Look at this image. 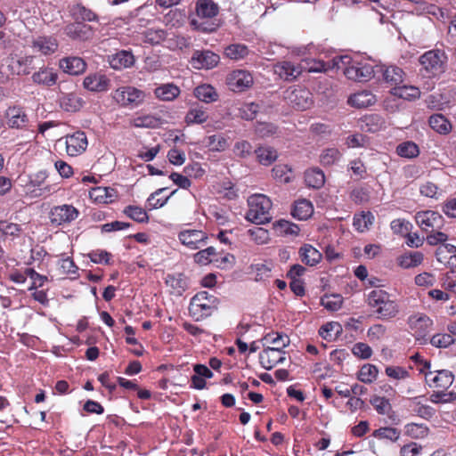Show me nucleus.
<instances>
[{"label": "nucleus", "instance_id": "1", "mask_svg": "<svg viewBox=\"0 0 456 456\" xmlns=\"http://www.w3.org/2000/svg\"><path fill=\"white\" fill-rule=\"evenodd\" d=\"M196 16L190 20L191 27L197 31L212 33L217 30L220 23L216 19L218 5L213 0H199L196 3Z\"/></svg>", "mask_w": 456, "mask_h": 456}, {"label": "nucleus", "instance_id": "2", "mask_svg": "<svg viewBox=\"0 0 456 456\" xmlns=\"http://www.w3.org/2000/svg\"><path fill=\"white\" fill-rule=\"evenodd\" d=\"M333 66H336V69H341L350 80L362 83L370 78V67L367 60L363 62L361 55H337L333 57Z\"/></svg>", "mask_w": 456, "mask_h": 456}, {"label": "nucleus", "instance_id": "3", "mask_svg": "<svg viewBox=\"0 0 456 456\" xmlns=\"http://www.w3.org/2000/svg\"><path fill=\"white\" fill-rule=\"evenodd\" d=\"M219 298L206 290L196 293L189 305V314L196 322H200L211 316L219 305Z\"/></svg>", "mask_w": 456, "mask_h": 456}, {"label": "nucleus", "instance_id": "4", "mask_svg": "<svg viewBox=\"0 0 456 456\" xmlns=\"http://www.w3.org/2000/svg\"><path fill=\"white\" fill-rule=\"evenodd\" d=\"M398 313V303L392 295L380 289H372V318L387 321Z\"/></svg>", "mask_w": 456, "mask_h": 456}, {"label": "nucleus", "instance_id": "5", "mask_svg": "<svg viewBox=\"0 0 456 456\" xmlns=\"http://www.w3.org/2000/svg\"><path fill=\"white\" fill-rule=\"evenodd\" d=\"M271 200L264 194H254L248 199V210L246 219L256 224H267L272 220Z\"/></svg>", "mask_w": 456, "mask_h": 456}, {"label": "nucleus", "instance_id": "6", "mask_svg": "<svg viewBox=\"0 0 456 456\" xmlns=\"http://www.w3.org/2000/svg\"><path fill=\"white\" fill-rule=\"evenodd\" d=\"M421 71L428 77L443 74L447 66V55L441 50H430L419 57Z\"/></svg>", "mask_w": 456, "mask_h": 456}, {"label": "nucleus", "instance_id": "7", "mask_svg": "<svg viewBox=\"0 0 456 456\" xmlns=\"http://www.w3.org/2000/svg\"><path fill=\"white\" fill-rule=\"evenodd\" d=\"M419 372L423 374L426 384L434 389L446 390L453 383L454 375L448 370H431L430 362H423V366L419 368Z\"/></svg>", "mask_w": 456, "mask_h": 456}, {"label": "nucleus", "instance_id": "8", "mask_svg": "<svg viewBox=\"0 0 456 456\" xmlns=\"http://www.w3.org/2000/svg\"><path fill=\"white\" fill-rule=\"evenodd\" d=\"M408 327L411 333L420 344L428 342V336L432 330L433 321L425 314L416 313L408 317Z\"/></svg>", "mask_w": 456, "mask_h": 456}, {"label": "nucleus", "instance_id": "9", "mask_svg": "<svg viewBox=\"0 0 456 456\" xmlns=\"http://www.w3.org/2000/svg\"><path fill=\"white\" fill-rule=\"evenodd\" d=\"M80 216L79 210L72 204L53 206L49 211V220L53 226H68Z\"/></svg>", "mask_w": 456, "mask_h": 456}, {"label": "nucleus", "instance_id": "10", "mask_svg": "<svg viewBox=\"0 0 456 456\" xmlns=\"http://www.w3.org/2000/svg\"><path fill=\"white\" fill-rule=\"evenodd\" d=\"M404 72L396 66H386L384 64H375L372 66V78L378 82L384 81L390 86H397L403 83Z\"/></svg>", "mask_w": 456, "mask_h": 456}, {"label": "nucleus", "instance_id": "11", "mask_svg": "<svg viewBox=\"0 0 456 456\" xmlns=\"http://www.w3.org/2000/svg\"><path fill=\"white\" fill-rule=\"evenodd\" d=\"M285 99L297 110H305L314 104L312 93L301 86L289 89L285 92Z\"/></svg>", "mask_w": 456, "mask_h": 456}, {"label": "nucleus", "instance_id": "12", "mask_svg": "<svg viewBox=\"0 0 456 456\" xmlns=\"http://www.w3.org/2000/svg\"><path fill=\"white\" fill-rule=\"evenodd\" d=\"M112 97L121 106H137L143 102L145 94L134 86H122L113 92Z\"/></svg>", "mask_w": 456, "mask_h": 456}, {"label": "nucleus", "instance_id": "13", "mask_svg": "<svg viewBox=\"0 0 456 456\" xmlns=\"http://www.w3.org/2000/svg\"><path fill=\"white\" fill-rule=\"evenodd\" d=\"M254 77L251 72L246 69H234L226 77V85L235 93H242L252 87Z\"/></svg>", "mask_w": 456, "mask_h": 456}, {"label": "nucleus", "instance_id": "14", "mask_svg": "<svg viewBox=\"0 0 456 456\" xmlns=\"http://www.w3.org/2000/svg\"><path fill=\"white\" fill-rule=\"evenodd\" d=\"M415 222L419 228L426 232L440 230L444 224L442 215L434 210L417 212L415 215Z\"/></svg>", "mask_w": 456, "mask_h": 456}, {"label": "nucleus", "instance_id": "15", "mask_svg": "<svg viewBox=\"0 0 456 456\" xmlns=\"http://www.w3.org/2000/svg\"><path fill=\"white\" fill-rule=\"evenodd\" d=\"M219 62L220 56L210 50H195L190 60L191 65L197 69H211Z\"/></svg>", "mask_w": 456, "mask_h": 456}, {"label": "nucleus", "instance_id": "16", "mask_svg": "<svg viewBox=\"0 0 456 456\" xmlns=\"http://www.w3.org/2000/svg\"><path fill=\"white\" fill-rule=\"evenodd\" d=\"M178 239L188 248L199 249L206 244L208 235L201 230L188 229L181 231L178 233Z\"/></svg>", "mask_w": 456, "mask_h": 456}, {"label": "nucleus", "instance_id": "17", "mask_svg": "<svg viewBox=\"0 0 456 456\" xmlns=\"http://www.w3.org/2000/svg\"><path fill=\"white\" fill-rule=\"evenodd\" d=\"M66 152L69 156L76 157L82 154L87 147L88 142L86 134L77 131L65 137Z\"/></svg>", "mask_w": 456, "mask_h": 456}, {"label": "nucleus", "instance_id": "18", "mask_svg": "<svg viewBox=\"0 0 456 456\" xmlns=\"http://www.w3.org/2000/svg\"><path fill=\"white\" fill-rule=\"evenodd\" d=\"M84 87L94 93L106 92L110 89V80L101 72L88 74L83 81Z\"/></svg>", "mask_w": 456, "mask_h": 456}, {"label": "nucleus", "instance_id": "19", "mask_svg": "<svg viewBox=\"0 0 456 456\" xmlns=\"http://www.w3.org/2000/svg\"><path fill=\"white\" fill-rule=\"evenodd\" d=\"M273 70L281 79L293 81L302 74V68L299 63L289 61H279L273 66Z\"/></svg>", "mask_w": 456, "mask_h": 456}, {"label": "nucleus", "instance_id": "20", "mask_svg": "<svg viewBox=\"0 0 456 456\" xmlns=\"http://www.w3.org/2000/svg\"><path fill=\"white\" fill-rule=\"evenodd\" d=\"M60 69L71 76L83 74L87 67L86 61L77 56H68L59 61Z\"/></svg>", "mask_w": 456, "mask_h": 456}, {"label": "nucleus", "instance_id": "21", "mask_svg": "<svg viewBox=\"0 0 456 456\" xmlns=\"http://www.w3.org/2000/svg\"><path fill=\"white\" fill-rule=\"evenodd\" d=\"M286 360V352L272 348H264L259 354V362L265 370H272Z\"/></svg>", "mask_w": 456, "mask_h": 456}, {"label": "nucleus", "instance_id": "22", "mask_svg": "<svg viewBox=\"0 0 456 456\" xmlns=\"http://www.w3.org/2000/svg\"><path fill=\"white\" fill-rule=\"evenodd\" d=\"M89 198L98 204H110L118 198V191L111 187H95L89 191Z\"/></svg>", "mask_w": 456, "mask_h": 456}, {"label": "nucleus", "instance_id": "23", "mask_svg": "<svg viewBox=\"0 0 456 456\" xmlns=\"http://www.w3.org/2000/svg\"><path fill=\"white\" fill-rule=\"evenodd\" d=\"M263 346L265 348H273L275 350L284 351V348L289 345V338L283 333L271 331L266 333L263 338Z\"/></svg>", "mask_w": 456, "mask_h": 456}, {"label": "nucleus", "instance_id": "24", "mask_svg": "<svg viewBox=\"0 0 456 456\" xmlns=\"http://www.w3.org/2000/svg\"><path fill=\"white\" fill-rule=\"evenodd\" d=\"M135 59L132 52L121 50L109 56V64L114 69L130 68L134 64Z\"/></svg>", "mask_w": 456, "mask_h": 456}, {"label": "nucleus", "instance_id": "25", "mask_svg": "<svg viewBox=\"0 0 456 456\" xmlns=\"http://www.w3.org/2000/svg\"><path fill=\"white\" fill-rule=\"evenodd\" d=\"M64 33L71 39L86 40L93 34L92 28L81 21H75L65 26Z\"/></svg>", "mask_w": 456, "mask_h": 456}, {"label": "nucleus", "instance_id": "26", "mask_svg": "<svg viewBox=\"0 0 456 456\" xmlns=\"http://www.w3.org/2000/svg\"><path fill=\"white\" fill-rule=\"evenodd\" d=\"M274 265L270 260L255 263L250 265V273L255 275L256 281H266L273 277Z\"/></svg>", "mask_w": 456, "mask_h": 456}, {"label": "nucleus", "instance_id": "27", "mask_svg": "<svg viewBox=\"0 0 456 456\" xmlns=\"http://www.w3.org/2000/svg\"><path fill=\"white\" fill-rule=\"evenodd\" d=\"M31 79L37 85L50 87L56 84L58 75L51 68L41 67L37 71L33 73Z\"/></svg>", "mask_w": 456, "mask_h": 456}, {"label": "nucleus", "instance_id": "28", "mask_svg": "<svg viewBox=\"0 0 456 456\" xmlns=\"http://www.w3.org/2000/svg\"><path fill=\"white\" fill-rule=\"evenodd\" d=\"M424 261V255L419 251H406L401 254L397 259V265L403 269H411L419 266Z\"/></svg>", "mask_w": 456, "mask_h": 456}, {"label": "nucleus", "instance_id": "29", "mask_svg": "<svg viewBox=\"0 0 456 456\" xmlns=\"http://www.w3.org/2000/svg\"><path fill=\"white\" fill-rule=\"evenodd\" d=\"M58 41L53 37H38L32 42V47L44 55H50L58 50Z\"/></svg>", "mask_w": 456, "mask_h": 456}, {"label": "nucleus", "instance_id": "30", "mask_svg": "<svg viewBox=\"0 0 456 456\" xmlns=\"http://www.w3.org/2000/svg\"><path fill=\"white\" fill-rule=\"evenodd\" d=\"M181 94L179 86L174 83L162 84L154 89V95L163 102H172Z\"/></svg>", "mask_w": 456, "mask_h": 456}, {"label": "nucleus", "instance_id": "31", "mask_svg": "<svg viewBox=\"0 0 456 456\" xmlns=\"http://www.w3.org/2000/svg\"><path fill=\"white\" fill-rule=\"evenodd\" d=\"M437 260L450 267H456V247L452 244H443L436 252Z\"/></svg>", "mask_w": 456, "mask_h": 456}, {"label": "nucleus", "instance_id": "32", "mask_svg": "<svg viewBox=\"0 0 456 456\" xmlns=\"http://www.w3.org/2000/svg\"><path fill=\"white\" fill-rule=\"evenodd\" d=\"M298 254L301 261L308 266L316 265L322 258V253L311 244L301 246Z\"/></svg>", "mask_w": 456, "mask_h": 456}, {"label": "nucleus", "instance_id": "33", "mask_svg": "<svg viewBox=\"0 0 456 456\" xmlns=\"http://www.w3.org/2000/svg\"><path fill=\"white\" fill-rule=\"evenodd\" d=\"M7 123L12 128H24L26 127L28 118L23 109L20 107H11L7 110Z\"/></svg>", "mask_w": 456, "mask_h": 456}, {"label": "nucleus", "instance_id": "34", "mask_svg": "<svg viewBox=\"0 0 456 456\" xmlns=\"http://www.w3.org/2000/svg\"><path fill=\"white\" fill-rule=\"evenodd\" d=\"M299 65L302 68V72L308 73L326 72L329 69H336V66H333V59L327 62L316 59H305Z\"/></svg>", "mask_w": 456, "mask_h": 456}, {"label": "nucleus", "instance_id": "35", "mask_svg": "<svg viewBox=\"0 0 456 456\" xmlns=\"http://www.w3.org/2000/svg\"><path fill=\"white\" fill-rule=\"evenodd\" d=\"M305 185L313 189H321L325 183V175L319 167H311L304 174Z\"/></svg>", "mask_w": 456, "mask_h": 456}, {"label": "nucleus", "instance_id": "36", "mask_svg": "<svg viewBox=\"0 0 456 456\" xmlns=\"http://www.w3.org/2000/svg\"><path fill=\"white\" fill-rule=\"evenodd\" d=\"M249 53L248 47L240 43L231 44L224 49V55L234 61L244 60L248 56Z\"/></svg>", "mask_w": 456, "mask_h": 456}, {"label": "nucleus", "instance_id": "37", "mask_svg": "<svg viewBox=\"0 0 456 456\" xmlns=\"http://www.w3.org/2000/svg\"><path fill=\"white\" fill-rule=\"evenodd\" d=\"M48 177V174L45 170L38 171L32 175H30L29 183L34 187H38V190L40 191L39 193H37V196L41 197H46L50 195L53 188L52 185H45L42 188V186L45 184L46 179Z\"/></svg>", "mask_w": 456, "mask_h": 456}, {"label": "nucleus", "instance_id": "38", "mask_svg": "<svg viewBox=\"0 0 456 456\" xmlns=\"http://www.w3.org/2000/svg\"><path fill=\"white\" fill-rule=\"evenodd\" d=\"M193 94L198 100L206 103L215 102L218 100L216 88L208 84H202L195 87Z\"/></svg>", "mask_w": 456, "mask_h": 456}, {"label": "nucleus", "instance_id": "39", "mask_svg": "<svg viewBox=\"0 0 456 456\" xmlns=\"http://www.w3.org/2000/svg\"><path fill=\"white\" fill-rule=\"evenodd\" d=\"M84 104V101L75 93L65 94L60 98V106L68 112L78 111Z\"/></svg>", "mask_w": 456, "mask_h": 456}, {"label": "nucleus", "instance_id": "40", "mask_svg": "<svg viewBox=\"0 0 456 456\" xmlns=\"http://www.w3.org/2000/svg\"><path fill=\"white\" fill-rule=\"evenodd\" d=\"M314 207L310 200L303 199L295 202L291 211L293 217L298 220H306L313 215Z\"/></svg>", "mask_w": 456, "mask_h": 456}, {"label": "nucleus", "instance_id": "41", "mask_svg": "<svg viewBox=\"0 0 456 456\" xmlns=\"http://www.w3.org/2000/svg\"><path fill=\"white\" fill-rule=\"evenodd\" d=\"M343 332L342 325L338 322H330L322 325L319 330V335L330 342L340 337Z\"/></svg>", "mask_w": 456, "mask_h": 456}, {"label": "nucleus", "instance_id": "42", "mask_svg": "<svg viewBox=\"0 0 456 456\" xmlns=\"http://www.w3.org/2000/svg\"><path fill=\"white\" fill-rule=\"evenodd\" d=\"M34 56H23L17 59L14 65L12 66V73L18 76H26L32 72L35 69Z\"/></svg>", "mask_w": 456, "mask_h": 456}, {"label": "nucleus", "instance_id": "43", "mask_svg": "<svg viewBox=\"0 0 456 456\" xmlns=\"http://www.w3.org/2000/svg\"><path fill=\"white\" fill-rule=\"evenodd\" d=\"M392 95L407 100V101H414L419 99L420 96V91L418 87L413 86H394L391 89Z\"/></svg>", "mask_w": 456, "mask_h": 456}, {"label": "nucleus", "instance_id": "44", "mask_svg": "<svg viewBox=\"0 0 456 456\" xmlns=\"http://www.w3.org/2000/svg\"><path fill=\"white\" fill-rule=\"evenodd\" d=\"M208 119V114L202 106L191 107L184 117V121L188 126L200 125Z\"/></svg>", "mask_w": 456, "mask_h": 456}, {"label": "nucleus", "instance_id": "45", "mask_svg": "<svg viewBox=\"0 0 456 456\" xmlns=\"http://www.w3.org/2000/svg\"><path fill=\"white\" fill-rule=\"evenodd\" d=\"M408 407L412 412L424 419H429L435 414V410L429 405L423 404L420 397L410 399Z\"/></svg>", "mask_w": 456, "mask_h": 456}, {"label": "nucleus", "instance_id": "46", "mask_svg": "<svg viewBox=\"0 0 456 456\" xmlns=\"http://www.w3.org/2000/svg\"><path fill=\"white\" fill-rule=\"evenodd\" d=\"M273 176L280 183H288L294 178L292 168L286 164H277L272 169Z\"/></svg>", "mask_w": 456, "mask_h": 456}, {"label": "nucleus", "instance_id": "47", "mask_svg": "<svg viewBox=\"0 0 456 456\" xmlns=\"http://www.w3.org/2000/svg\"><path fill=\"white\" fill-rule=\"evenodd\" d=\"M72 17L76 20L84 21H98V15L89 8L81 4H76L72 9Z\"/></svg>", "mask_w": 456, "mask_h": 456}, {"label": "nucleus", "instance_id": "48", "mask_svg": "<svg viewBox=\"0 0 456 456\" xmlns=\"http://www.w3.org/2000/svg\"><path fill=\"white\" fill-rule=\"evenodd\" d=\"M255 153L257 161L264 166H270L278 158L277 151L273 147L269 146L258 147L255 151Z\"/></svg>", "mask_w": 456, "mask_h": 456}, {"label": "nucleus", "instance_id": "49", "mask_svg": "<svg viewBox=\"0 0 456 456\" xmlns=\"http://www.w3.org/2000/svg\"><path fill=\"white\" fill-rule=\"evenodd\" d=\"M205 144L212 151H224L229 146L227 139L222 134H216L206 137Z\"/></svg>", "mask_w": 456, "mask_h": 456}, {"label": "nucleus", "instance_id": "50", "mask_svg": "<svg viewBox=\"0 0 456 456\" xmlns=\"http://www.w3.org/2000/svg\"><path fill=\"white\" fill-rule=\"evenodd\" d=\"M123 213L132 220L139 224H147L149 222V216L145 209L141 207L129 205L126 206Z\"/></svg>", "mask_w": 456, "mask_h": 456}, {"label": "nucleus", "instance_id": "51", "mask_svg": "<svg viewBox=\"0 0 456 456\" xmlns=\"http://www.w3.org/2000/svg\"><path fill=\"white\" fill-rule=\"evenodd\" d=\"M429 126L439 134H446L452 130L451 123L440 114L432 115L429 118Z\"/></svg>", "mask_w": 456, "mask_h": 456}, {"label": "nucleus", "instance_id": "52", "mask_svg": "<svg viewBox=\"0 0 456 456\" xmlns=\"http://www.w3.org/2000/svg\"><path fill=\"white\" fill-rule=\"evenodd\" d=\"M167 37V31L162 28H149L143 33V42L151 45L161 44Z\"/></svg>", "mask_w": 456, "mask_h": 456}, {"label": "nucleus", "instance_id": "53", "mask_svg": "<svg viewBox=\"0 0 456 456\" xmlns=\"http://www.w3.org/2000/svg\"><path fill=\"white\" fill-rule=\"evenodd\" d=\"M194 260L200 265H208L212 262H218V254L214 247H208L200 250L194 255Z\"/></svg>", "mask_w": 456, "mask_h": 456}, {"label": "nucleus", "instance_id": "54", "mask_svg": "<svg viewBox=\"0 0 456 456\" xmlns=\"http://www.w3.org/2000/svg\"><path fill=\"white\" fill-rule=\"evenodd\" d=\"M1 235L12 239L19 238L23 232L20 224L11 223L7 220H0Z\"/></svg>", "mask_w": 456, "mask_h": 456}, {"label": "nucleus", "instance_id": "55", "mask_svg": "<svg viewBox=\"0 0 456 456\" xmlns=\"http://www.w3.org/2000/svg\"><path fill=\"white\" fill-rule=\"evenodd\" d=\"M341 157L340 151L336 148H328L322 151L319 157V162L323 167L334 165Z\"/></svg>", "mask_w": 456, "mask_h": 456}, {"label": "nucleus", "instance_id": "56", "mask_svg": "<svg viewBox=\"0 0 456 456\" xmlns=\"http://www.w3.org/2000/svg\"><path fill=\"white\" fill-rule=\"evenodd\" d=\"M348 103L358 109L368 108L370 105V94L368 91L355 93L349 97Z\"/></svg>", "mask_w": 456, "mask_h": 456}, {"label": "nucleus", "instance_id": "57", "mask_svg": "<svg viewBox=\"0 0 456 456\" xmlns=\"http://www.w3.org/2000/svg\"><path fill=\"white\" fill-rule=\"evenodd\" d=\"M274 229L282 235H297L300 232L298 225L284 219L277 221Z\"/></svg>", "mask_w": 456, "mask_h": 456}, {"label": "nucleus", "instance_id": "58", "mask_svg": "<svg viewBox=\"0 0 456 456\" xmlns=\"http://www.w3.org/2000/svg\"><path fill=\"white\" fill-rule=\"evenodd\" d=\"M250 240L258 245H263L270 240L269 232L263 227H254L248 231Z\"/></svg>", "mask_w": 456, "mask_h": 456}, {"label": "nucleus", "instance_id": "59", "mask_svg": "<svg viewBox=\"0 0 456 456\" xmlns=\"http://www.w3.org/2000/svg\"><path fill=\"white\" fill-rule=\"evenodd\" d=\"M58 265H59V267H58L59 273H60V274H62V275L75 274V273H77V272L78 270V268L76 265L73 259L65 255H61V258L59 261Z\"/></svg>", "mask_w": 456, "mask_h": 456}, {"label": "nucleus", "instance_id": "60", "mask_svg": "<svg viewBox=\"0 0 456 456\" xmlns=\"http://www.w3.org/2000/svg\"><path fill=\"white\" fill-rule=\"evenodd\" d=\"M396 152L401 157L411 159L418 156L419 148L412 142H405L397 146Z\"/></svg>", "mask_w": 456, "mask_h": 456}, {"label": "nucleus", "instance_id": "61", "mask_svg": "<svg viewBox=\"0 0 456 456\" xmlns=\"http://www.w3.org/2000/svg\"><path fill=\"white\" fill-rule=\"evenodd\" d=\"M88 258L94 264L110 265L111 254L104 249H94L87 254Z\"/></svg>", "mask_w": 456, "mask_h": 456}, {"label": "nucleus", "instance_id": "62", "mask_svg": "<svg viewBox=\"0 0 456 456\" xmlns=\"http://www.w3.org/2000/svg\"><path fill=\"white\" fill-rule=\"evenodd\" d=\"M259 111V105L255 102L244 103L239 109V116L246 120H253Z\"/></svg>", "mask_w": 456, "mask_h": 456}, {"label": "nucleus", "instance_id": "63", "mask_svg": "<svg viewBox=\"0 0 456 456\" xmlns=\"http://www.w3.org/2000/svg\"><path fill=\"white\" fill-rule=\"evenodd\" d=\"M390 226L394 233L402 236L408 235L412 228V224L409 221L401 218L393 220Z\"/></svg>", "mask_w": 456, "mask_h": 456}, {"label": "nucleus", "instance_id": "64", "mask_svg": "<svg viewBox=\"0 0 456 456\" xmlns=\"http://www.w3.org/2000/svg\"><path fill=\"white\" fill-rule=\"evenodd\" d=\"M278 127L273 123L261 122L256 126V134L261 137H270L277 133Z\"/></svg>", "mask_w": 456, "mask_h": 456}]
</instances>
